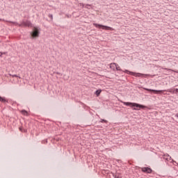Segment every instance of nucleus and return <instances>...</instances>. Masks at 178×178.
Returning <instances> with one entry per match:
<instances>
[{"mask_svg":"<svg viewBox=\"0 0 178 178\" xmlns=\"http://www.w3.org/2000/svg\"><path fill=\"white\" fill-rule=\"evenodd\" d=\"M122 104L124 105H126V106H131V108H134V111H140V109H143L144 108H147V106L138 104L137 103H131V102H122Z\"/></svg>","mask_w":178,"mask_h":178,"instance_id":"obj_1","label":"nucleus"},{"mask_svg":"<svg viewBox=\"0 0 178 178\" xmlns=\"http://www.w3.org/2000/svg\"><path fill=\"white\" fill-rule=\"evenodd\" d=\"M93 26H95V27H97V29H101L102 27V30H111V31H113V29L110 26H104V25H101L95 23L93 24Z\"/></svg>","mask_w":178,"mask_h":178,"instance_id":"obj_2","label":"nucleus"},{"mask_svg":"<svg viewBox=\"0 0 178 178\" xmlns=\"http://www.w3.org/2000/svg\"><path fill=\"white\" fill-rule=\"evenodd\" d=\"M10 23H13V24H15V26H19V27L21 26H25L26 27H30L31 26V22H30L29 21L23 22L22 23V24H17V22H10Z\"/></svg>","mask_w":178,"mask_h":178,"instance_id":"obj_3","label":"nucleus"},{"mask_svg":"<svg viewBox=\"0 0 178 178\" xmlns=\"http://www.w3.org/2000/svg\"><path fill=\"white\" fill-rule=\"evenodd\" d=\"M124 73H127V74H131V76H134V77H140V76H143V74L130 72L127 70H125Z\"/></svg>","mask_w":178,"mask_h":178,"instance_id":"obj_4","label":"nucleus"},{"mask_svg":"<svg viewBox=\"0 0 178 178\" xmlns=\"http://www.w3.org/2000/svg\"><path fill=\"white\" fill-rule=\"evenodd\" d=\"M142 172H144V173H152V170L149 168L144 167L141 168Z\"/></svg>","mask_w":178,"mask_h":178,"instance_id":"obj_5","label":"nucleus"},{"mask_svg":"<svg viewBox=\"0 0 178 178\" xmlns=\"http://www.w3.org/2000/svg\"><path fill=\"white\" fill-rule=\"evenodd\" d=\"M40 32L38 31V29L34 28L33 31L32 33V37H38Z\"/></svg>","mask_w":178,"mask_h":178,"instance_id":"obj_6","label":"nucleus"},{"mask_svg":"<svg viewBox=\"0 0 178 178\" xmlns=\"http://www.w3.org/2000/svg\"><path fill=\"white\" fill-rule=\"evenodd\" d=\"M110 67H115L116 70H122L120 69V67L119 66V65L113 63H111V65H110Z\"/></svg>","mask_w":178,"mask_h":178,"instance_id":"obj_7","label":"nucleus"},{"mask_svg":"<svg viewBox=\"0 0 178 178\" xmlns=\"http://www.w3.org/2000/svg\"><path fill=\"white\" fill-rule=\"evenodd\" d=\"M145 90H146V91H152V92H155L156 94H161V92H162L163 90H152V89H147L145 88Z\"/></svg>","mask_w":178,"mask_h":178,"instance_id":"obj_8","label":"nucleus"},{"mask_svg":"<svg viewBox=\"0 0 178 178\" xmlns=\"http://www.w3.org/2000/svg\"><path fill=\"white\" fill-rule=\"evenodd\" d=\"M163 159H165L166 161H172V157L169 154H165L163 156Z\"/></svg>","mask_w":178,"mask_h":178,"instance_id":"obj_9","label":"nucleus"},{"mask_svg":"<svg viewBox=\"0 0 178 178\" xmlns=\"http://www.w3.org/2000/svg\"><path fill=\"white\" fill-rule=\"evenodd\" d=\"M167 91L168 92H173V94H176V92H178V89H174L173 90L172 89H169Z\"/></svg>","mask_w":178,"mask_h":178,"instance_id":"obj_10","label":"nucleus"},{"mask_svg":"<svg viewBox=\"0 0 178 178\" xmlns=\"http://www.w3.org/2000/svg\"><path fill=\"white\" fill-rule=\"evenodd\" d=\"M21 113L22 115H24V116H28L29 115V113L27 111H26V110L21 111Z\"/></svg>","mask_w":178,"mask_h":178,"instance_id":"obj_11","label":"nucleus"},{"mask_svg":"<svg viewBox=\"0 0 178 178\" xmlns=\"http://www.w3.org/2000/svg\"><path fill=\"white\" fill-rule=\"evenodd\" d=\"M0 102H6V99H5V97H2L0 96Z\"/></svg>","mask_w":178,"mask_h":178,"instance_id":"obj_12","label":"nucleus"},{"mask_svg":"<svg viewBox=\"0 0 178 178\" xmlns=\"http://www.w3.org/2000/svg\"><path fill=\"white\" fill-rule=\"evenodd\" d=\"M97 97H99V94H101V90H97L95 92Z\"/></svg>","mask_w":178,"mask_h":178,"instance_id":"obj_13","label":"nucleus"},{"mask_svg":"<svg viewBox=\"0 0 178 178\" xmlns=\"http://www.w3.org/2000/svg\"><path fill=\"white\" fill-rule=\"evenodd\" d=\"M79 6H81V8H84L85 5L83 3H79Z\"/></svg>","mask_w":178,"mask_h":178,"instance_id":"obj_14","label":"nucleus"},{"mask_svg":"<svg viewBox=\"0 0 178 178\" xmlns=\"http://www.w3.org/2000/svg\"><path fill=\"white\" fill-rule=\"evenodd\" d=\"M90 6H91V5H90V4H86V6H85V8H86V9H90Z\"/></svg>","mask_w":178,"mask_h":178,"instance_id":"obj_15","label":"nucleus"},{"mask_svg":"<svg viewBox=\"0 0 178 178\" xmlns=\"http://www.w3.org/2000/svg\"><path fill=\"white\" fill-rule=\"evenodd\" d=\"M48 17H49L50 19H51V20H52V19H54V16H53L51 14H49V15H48Z\"/></svg>","mask_w":178,"mask_h":178,"instance_id":"obj_16","label":"nucleus"},{"mask_svg":"<svg viewBox=\"0 0 178 178\" xmlns=\"http://www.w3.org/2000/svg\"><path fill=\"white\" fill-rule=\"evenodd\" d=\"M102 122H104L105 123H107L108 121H106V120H102Z\"/></svg>","mask_w":178,"mask_h":178,"instance_id":"obj_17","label":"nucleus"},{"mask_svg":"<svg viewBox=\"0 0 178 178\" xmlns=\"http://www.w3.org/2000/svg\"><path fill=\"white\" fill-rule=\"evenodd\" d=\"M175 118H178V114H176V115H175Z\"/></svg>","mask_w":178,"mask_h":178,"instance_id":"obj_18","label":"nucleus"},{"mask_svg":"<svg viewBox=\"0 0 178 178\" xmlns=\"http://www.w3.org/2000/svg\"><path fill=\"white\" fill-rule=\"evenodd\" d=\"M172 161H173V159H172ZM175 163H176V161H173Z\"/></svg>","mask_w":178,"mask_h":178,"instance_id":"obj_19","label":"nucleus"},{"mask_svg":"<svg viewBox=\"0 0 178 178\" xmlns=\"http://www.w3.org/2000/svg\"><path fill=\"white\" fill-rule=\"evenodd\" d=\"M1 57H2V54L0 55Z\"/></svg>","mask_w":178,"mask_h":178,"instance_id":"obj_20","label":"nucleus"}]
</instances>
